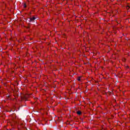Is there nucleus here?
<instances>
[{"label":"nucleus","instance_id":"1","mask_svg":"<svg viewBox=\"0 0 130 130\" xmlns=\"http://www.w3.org/2000/svg\"><path fill=\"white\" fill-rule=\"evenodd\" d=\"M35 17H33L32 18H30V22H33V21H34V20H35Z\"/></svg>","mask_w":130,"mask_h":130},{"label":"nucleus","instance_id":"2","mask_svg":"<svg viewBox=\"0 0 130 130\" xmlns=\"http://www.w3.org/2000/svg\"><path fill=\"white\" fill-rule=\"evenodd\" d=\"M81 111H78V112H77V114H78V115H80V114H81Z\"/></svg>","mask_w":130,"mask_h":130},{"label":"nucleus","instance_id":"3","mask_svg":"<svg viewBox=\"0 0 130 130\" xmlns=\"http://www.w3.org/2000/svg\"><path fill=\"white\" fill-rule=\"evenodd\" d=\"M78 81H81V78L79 77L78 79H77Z\"/></svg>","mask_w":130,"mask_h":130},{"label":"nucleus","instance_id":"4","mask_svg":"<svg viewBox=\"0 0 130 130\" xmlns=\"http://www.w3.org/2000/svg\"><path fill=\"white\" fill-rule=\"evenodd\" d=\"M26 4H24V8H26Z\"/></svg>","mask_w":130,"mask_h":130},{"label":"nucleus","instance_id":"5","mask_svg":"<svg viewBox=\"0 0 130 130\" xmlns=\"http://www.w3.org/2000/svg\"><path fill=\"white\" fill-rule=\"evenodd\" d=\"M126 9H129V6H127V7H126Z\"/></svg>","mask_w":130,"mask_h":130}]
</instances>
